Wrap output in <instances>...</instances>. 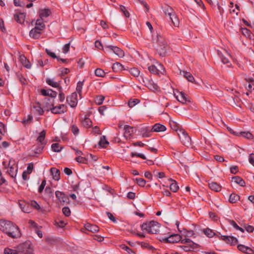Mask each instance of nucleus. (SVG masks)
Listing matches in <instances>:
<instances>
[{"mask_svg":"<svg viewBox=\"0 0 254 254\" xmlns=\"http://www.w3.org/2000/svg\"><path fill=\"white\" fill-rule=\"evenodd\" d=\"M139 102V100L137 99L130 100L128 102V106H129V108H132Z\"/></svg>","mask_w":254,"mask_h":254,"instance_id":"obj_42","label":"nucleus"},{"mask_svg":"<svg viewBox=\"0 0 254 254\" xmlns=\"http://www.w3.org/2000/svg\"><path fill=\"white\" fill-rule=\"evenodd\" d=\"M238 249L239 251H241L243 253L247 254H253V250L247 246H245L243 245H239L238 246Z\"/></svg>","mask_w":254,"mask_h":254,"instance_id":"obj_19","label":"nucleus"},{"mask_svg":"<svg viewBox=\"0 0 254 254\" xmlns=\"http://www.w3.org/2000/svg\"><path fill=\"white\" fill-rule=\"evenodd\" d=\"M152 43L157 54L162 57L167 56L170 46L167 40L160 33L153 35Z\"/></svg>","mask_w":254,"mask_h":254,"instance_id":"obj_1","label":"nucleus"},{"mask_svg":"<svg viewBox=\"0 0 254 254\" xmlns=\"http://www.w3.org/2000/svg\"><path fill=\"white\" fill-rule=\"evenodd\" d=\"M176 97L179 102L183 104L187 103V102H190V101L187 99L186 94L183 92H179L178 94L176 96Z\"/></svg>","mask_w":254,"mask_h":254,"instance_id":"obj_17","label":"nucleus"},{"mask_svg":"<svg viewBox=\"0 0 254 254\" xmlns=\"http://www.w3.org/2000/svg\"><path fill=\"white\" fill-rule=\"evenodd\" d=\"M46 136V131L43 130L40 132L39 136L36 139V141L38 143V148L34 149V152L36 153H40L44 148L46 142L45 141V138Z\"/></svg>","mask_w":254,"mask_h":254,"instance_id":"obj_5","label":"nucleus"},{"mask_svg":"<svg viewBox=\"0 0 254 254\" xmlns=\"http://www.w3.org/2000/svg\"><path fill=\"white\" fill-rule=\"evenodd\" d=\"M55 225L58 227L63 228L66 225V223L63 220H59V221H56Z\"/></svg>","mask_w":254,"mask_h":254,"instance_id":"obj_55","label":"nucleus"},{"mask_svg":"<svg viewBox=\"0 0 254 254\" xmlns=\"http://www.w3.org/2000/svg\"><path fill=\"white\" fill-rule=\"evenodd\" d=\"M92 121L88 118H85L84 120L82 122V125L86 127H90L92 126Z\"/></svg>","mask_w":254,"mask_h":254,"instance_id":"obj_40","label":"nucleus"},{"mask_svg":"<svg viewBox=\"0 0 254 254\" xmlns=\"http://www.w3.org/2000/svg\"><path fill=\"white\" fill-rule=\"evenodd\" d=\"M109 144V142L106 140V136H102L98 143L99 145L102 148H106L107 145Z\"/></svg>","mask_w":254,"mask_h":254,"instance_id":"obj_33","label":"nucleus"},{"mask_svg":"<svg viewBox=\"0 0 254 254\" xmlns=\"http://www.w3.org/2000/svg\"><path fill=\"white\" fill-rule=\"evenodd\" d=\"M18 248L19 252L24 254H33V249L28 243L21 244Z\"/></svg>","mask_w":254,"mask_h":254,"instance_id":"obj_11","label":"nucleus"},{"mask_svg":"<svg viewBox=\"0 0 254 254\" xmlns=\"http://www.w3.org/2000/svg\"><path fill=\"white\" fill-rule=\"evenodd\" d=\"M124 137L127 139H130L132 136L133 133V127H131L128 125H126L124 126Z\"/></svg>","mask_w":254,"mask_h":254,"instance_id":"obj_14","label":"nucleus"},{"mask_svg":"<svg viewBox=\"0 0 254 254\" xmlns=\"http://www.w3.org/2000/svg\"><path fill=\"white\" fill-rule=\"evenodd\" d=\"M95 46L96 48L100 49V50H103V46L101 42L97 40L95 42Z\"/></svg>","mask_w":254,"mask_h":254,"instance_id":"obj_64","label":"nucleus"},{"mask_svg":"<svg viewBox=\"0 0 254 254\" xmlns=\"http://www.w3.org/2000/svg\"><path fill=\"white\" fill-rule=\"evenodd\" d=\"M209 187L212 190L216 192H219L221 190V187L216 182L209 183Z\"/></svg>","mask_w":254,"mask_h":254,"instance_id":"obj_27","label":"nucleus"},{"mask_svg":"<svg viewBox=\"0 0 254 254\" xmlns=\"http://www.w3.org/2000/svg\"><path fill=\"white\" fill-rule=\"evenodd\" d=\"M240 199V196L235 193H232L229 197V201L234 203L237 202Z\"/></svg>","mask_w":254,"mask_h":254,"instance_id":"obj_37","label":"nucleus"},{"mask_svg":"<svg viewBox=\"0 0 254 254\" xmlns=\"http://www.w3.org/2000/svg\"><path fill=\"white\" fill-rule=\"evenodd\" d=\"M56 195L61 202L64 203L68 200L67 197H66L65 194L61 191H57L56 192Z\"/></svg>","mask_w":254,"mask_h":254,"instance_id":"obj_25","label":"nucleus"},{"mask_svg":"<svg viewBox=\"0 0 254 254\" xmlns=\"http://www.w3.org/2000/svg\"><path fill=\"white\" fill-rule=\"evenodd\" d=\"M106 49H109L112 51L114 53L120 58H123L125 57V52L120 48L113 46H107L106 47Z\"/></svg>","mask_w":254,"mask_h":254,"instance_id":"obj_12","label":"nucleus"},{"mask_svg":"<svg viewBox=\"0 0 254 254\" xmlns=\"http://www.w3.org/2000/svg\"><path fill=\"white\" fill-rule=\"evenodd\" d=\"M45 25L42 18L38 19L36 20L35 27L36 29H38L39 31H42L44 29Z\"/></svg>","mask_w":254,"mask_h":254,"instance_id":"obj_23","label":"nucleus"},{"mask_svg":"<svg viewBox=\"0 0 254 254\" xmlns=\"http://www.w3.org/2000/svg\"><path fill=\"white\" fill-rule=\"evenodd\" d=\"M141 227L143 230H146L150 234H156L159 232L158 223L154 221L144 223Z\"/></svg>","mask_w":254,"mask_h":254,"instance_id":"obj_4","label":"nucleus"},{"mask_svg":"<svg viewBox=\"0 0 254 254\" xmlns=\"http://www.w3.org/2000/svg\"><path fill=\"white\" fill-rule=\"evenodd\" d=\"M46 181L45 180H44L42 181L40 186L39 188L38 191L40 193H41L43 191V190L45 188V187L46 186Z\"/></svg>","mask_w":254,"mask_h":254,"instance_id":"obj_62","label":"nucleus"},{"mask_svg":"<svg viewBox=\"0 0 254 254\" xmlns=\"http://www.w3.org/2000/svg\"><path fill=\"white\" fill-rule=\"evenodd\" d=\"M139 244L141 246L142 248H147L150 250H154V248L152 246H150L147 243L141 242L139 243Z\"/></svg>","mask_w":254,"mask_h":254,"instance_id":"obj_56","label":"nucleus"},{"mask_svg":"<svg viewBox=\"0 0 254 254\" xmlns=\"http://www.w3.org/2000/svg\"><path fill=\"white\" fill-rule=\"evenodd\" d=\"M95 74L99 77H104L105 75L104 71L101 68H97L95 71Z\"/></svg>","mask_w":254,"mask_h":254,"instance_id":"obj_41","label":"nucleus"},{"mask_svg":"<svg viewBox=\"0 0 254 254\" xmlns=\"http://www.w3.org/2000/svg\"><path fill=\"white\" fill-rule=\"evenodd\" d=\"M182 237L179 234H172L170 235L169 237L162 238L160 240L161 241L165 243H175L180 241Z\"/></svg>","mask_w":254,"mask_h":254,"instance_id":"obj_8","label":"nucleus"},{"mask_svg":"<svg viewBox=\"0 0 254 254\" xmlns=\"http://www.w3.org/2000/svg\"><path fill=\"white\" fill-rule=\"evenodd\" d=\"M75 160L77 162L79 163H86L87 160L85 158L81 157V156H78L75 158Z\"/></svg>","mask_w":254,"mask_h":254,"instance_id":"obj_60","label":"nucleus"},{"mask_svg":"<svg viewBox=\"0 0 254 254\" xmlns=\"http://www.w3.org/2000/svg\"><path fill=\"white\" fill-rule=\"evenodd\" d=\"M33 108L34 110V112L40 115H43L44 113V110L41 108V105L39 102L36 103V105H33Z\"/></svg>","mask_w":254,"mask_h":254,"instance_id":"obj_29","label":"nucleus"},{"mask_svg":"<svg viewBox=\"0 0 254 254\" xmlns=\"http://www.w3.org/2000/svg\"><path fill=\"white\" fill-rule=\"evenodd\" d=\"M163 12L166 16L171 17L175 12L174 9L169 5H165L163 7Z\"/></svg>","mask_w":254,"mask_h":254,"instance_id":"obj_21","label":"nucleus"},{"mask_svg":"<svg viewBox=\"0 0 254 254\" xmlns=\"http://www.w3.org/2000/svg\"><path fill=\"white\" fill-rule=\"evenodd\" d=\"M199 245L191 241V251H196L198 250Z\"/></svg>","mask_w":254,"mask_h":254,"instance_id":"obj_61","label":"nucleus"},{"mask_svg":"<svg viewBox=\"0 0 254 254\" xmlns=\"http://www.w3.org/2000/svg\"><path fill=\"white\" fill-rule=\"evenodd\" d=\"M221 239L230 245H234L237 242V239L232 236H221Z\"/></svg>","mask_w":254,"mask_h":254,"instance_id":"obj_15","label":"nucleus"},{"mask_svg":"<svg viewBox=\"0 0 254 254\" xmlns=\"http://www.w3.org/2000/svg\"><path fill=\"white\" fill-rule=\"evenodd\" d=\"M148 69L150 72L159 75H164L165 73L164 68L160 64H158L157 66L154 65H150L148 66Z\"/></svg>","mask_w":254,"mask_h":254,"instance_id":"obj_7","label":"nucleus"},{"mask_svg":"<svg viewBox=\"0 0 254 254\" xmlns=\"http://www.w3.org/2000/svg\"><path fill=\"white\" fill-rule=\"evenodd\" d=\"M83 82L79 81L77 83V87H76V91L79 95V96H81V92L83 86Z\"/></svg>","mask_w":254,"mask_h":254,"instance_id":"obj_52","label":"nucleus"},{"mask_svg":"<svg viewBox=\"0 0 254 254\" xmlns=\"http://www.w3.org/2000/svg\"><path fill=\"white\" fill-rule=\"evenodd\" d=\"M47 110L48 111L50 110L54 114H61L66 111V106L64 104H62L58 106L47 108Z\"/></svg>","mask_w":254,"mask_h":254,"instance_id":"obj_13","label":"nucleus"},{"mask_svg":"<svg viewBox=\"0 0 254 254\" xmlns=\"http://www.w3.org/2000/svg\"><path fill=\"white\" fill-rule=\"evenodd\" d=\"M232 181L240 186L243 187L245 185V182L240 177L236 176L232 178Z\"/></svg>","mask_w":254,"mask_h":254,"instance_id":"obj_34","label":"nucleus"},{"mask_svg":"<svg viewBox=\"0 0 254 254\" xmlns=\"http://www.w3.org/2000/svg\"><path fill=\"white\" fill-rule=\"evenodd\" d=\"M139 81L140 83H143L149 89L153 92L159 91V87L149 77L142 76Z\"/></svg>","mask_w":254,"mask_h":254,"instance_id":"obj_3","label":"nucleus"},{"mask_svg":"<svg viewBox=\"0 0 254 254\" xmlns=\"http://www.w3.org/2000/svg\"><path fill=\"white\" fill-rule=\"evenodd\" d=\"M204 233L208 237H212L215 233L214 232L210 229H206V230H204Z\"/></svg>","mask_w":254,"mask_h":254,"instance_id":"obj_49","label":"nucleus"},{"mask_svg":"<svg viewBox=\"0 0 254 254\" xmlns=\"http://www.w3.org/2000/svg\"><path fill=\"white\" fill-rule=\"evenodd\" d=\"M19 61L23 65L27 68H30L31 64L30 62L26 59V58L23 56L21 55L19 56Z\"/></svg>","mask_w":254,"mask_h":254,"instance_id":"obj_22","label":"nucleus"},{"mask_svg":"<svg viewBox=\"0 0 254 254\" xmlns=\"http://www.w3.org/2000/svg\"><path fill=\"white\" fill-rule=\"evenodd\" d=\"M170 19L171 20V21L173 24L177 27H178L180 25V21L179 18L177 16L176 13H175L171 17H170Z\"/></svg>","mask_w":254,"mask_h":254,"instance_id":"obj_35","label":"nucleus"},{"mask_svg":"<svg viewBox=\"0 0 254 254\" xmlns=\"http://www.w3.org/2000/svg\"><path fill=\"white\" fill-rule=\"evenodd\" d=\"M120 247L121 249L126 251L128 254H135V253L127 246L122 245Z\"/></svg>","mask_w":254,"mask_h":254,"instance_id":"obj_45","label":"nucleus"},{"mask_svg":"<svg viewBox=\"0 0 254 254\" xmlns=\"http://www.w3.org/2000/svg\"><path fill=\"white\" fill-rule=\"evenodd\" d=\"M14 18L17 22L22 23L24 21L25 15L22 13H16L14 14Z\"/></svg>","mask_w":254,"mask_h":254,"instance_id":"obj_30","label":"nucleus"},{"mask_svg":"<svg viewBox=\"0 0 254 254\" xmlns=\"http://www.w3.org/2000/svg\"><path fill=\"white\" fill-rule=\"evenodd\" d=\"M104 100V97L102 95H99L96 97L95 99V102L97 105H101L102 104L103 101Z\"/></svg>","mask_w":254,"mask_h":254,"instance_id":"obj_44","label":"nucleus"},{"mask_svg":"<svg viewBox=\"0 0 254 254\" xmlns=\"http://www.w3.org/2000/svg\"><path fill=\"white\" fill-rule=\"evenodd\" d=\"M50 172L54 180L59 181L60 179V171L56 168H52Z\"/></svg>","mask_w":254,"mask_h":254,"instance_id":"obj_20","label":"nucleus"},{"mask_svg":"<svg viewBox=\"0 0 254 254\" xmlns=\"http://www.w3.org/2000/svg\"><path fill=\"white\" fill-rule=\"evenodd\" d=\"M140 131V134L143 137H149L151 136V130L147 127L142 128Z\"/></svg>","mask_w":254,"mask_h":254,"instance_id":"obj_31","label":"nucleus"},{"mask_svg":"<svg viewBox=\"0 0 254 254\" xmlns=\"http://www.w3.org/2000/svg\"><path fill=\"white\" fill-rule=\"evenodd\" d=\"M41 34V31L34 28L30 31V36L34 39H38Z\"/></svg>","mask_w":254,"mask_h":254,"instance_id":"obj_26","label":"nucleus"},{"mask_svg":"<svg viewBox=\"0 0 254 254\" xmlns=\"http://www.w3.org/2000/svg\"><path fill=\"white\" fill-rule=\"evenodd\" d=\"M4 254H18V252L15 250H12L9 248H6L4 251Z\"/></svg>","mask_w":254,"mask_h":254,"instance_id":"obj_51","label":"nucleus"},{"mask_svg":"<svg viewBox=\"0 0 254 254\" xmlns=\"http://www.w3.org/2000/svg\"><path fill=\"white\" fill-rule=\"evenodd\" d=\"M169 181L171 182V185H170V189L174 192H177L179 190V186L177 183V182L173 180L172 179H170Z\"/></svg>","mask_w":254,"mask_h":254,"instance_id":"obj_28","label":"nucleus"},{"mask_svg":"<svg viewBox=\"0 0 254 254\" xmlns=\"http://www.w3.org/2000/svg\"><path fill=\"white\" fill-rule=\"evenodd\" d=\"M52 150L54 152H59L62 150V149L63 148V147L59 143H53L52 145Z\"/></svg>","mask_w":254,"mask_h":254,"instance_id":"obj_38","label":"nucleus"},{"mask_svg":"<svg viewBox=\"0 0 254 254\" xmlns=\"http://www.w3.org/2000/svg\"><path fill=\"white\" fill-rule=\"evenodd\" d=\"M63 212L65 216H69L70 215V210L67 207H64L63 208Z\"/></svg>","mask_w":254,"mask_h":254,"instance_id":"obj_58","label":"nucleus"},{"mask_svg":"<svg viewBox=\"0 0 254 254\" xmlns=\"http://www.w3.org/2000/svg\"><path fill=\"white\" fill-rule=\"evenodd\" d=\"M30 205L37 210L40 211L41 210L40 205L37 203L36 201L34 200L31 201Z\"/></svg>","mask_w":254,"mask_h":254,"instance_id":"obj_54","label":"nucleus"},{"mask_svg":"<svg viewBox=\"0 0 254 254\" xmlns=\"http://www.w3.org/2000/svg\"><path fill=\"white\" fill-rule=\"evenodd\" d=\"M240 133L243 136L248 139H251L253 136L252 134L250 132H241Z\"/></svg>","mask_w":254,"mask_h":254,"instance_id":"obj_57","label":"nucleus"},{"mask_svg":"<svg viewBox=\"0 0 254 254\" xmlns=\"http://www.w3.org/2000/svg\"><path fill=\"white\" fill-rule=\"evenodd\" d=\"M77 94L76 92L72 93L66 97V101L72 108L76 106L77 104Z\"/></svg>","mask_w":254,"mask_h":254,"instance_id":"obj_9","label":"nucleus"},{"mask_svg":"<svg viewBox=\"0 0 254 254\" xmlns=\"http://www.w3.org/2000/svg\"><path fill=\"white\" fill-rule=\"evenodd\" d=\"M41 93L43 96H49L51 97H55L56 96V93L53 92V94L52 93H49V91L44 89L41 90Z\"/></svg>","mask_w":254,"mask_h":254,"instance_id":"obj_43","label":"nucleus"},{"mask_svg":"<svg viewBox=\"0 0 254 254\" xmlns=\"http://www.w3.org/2000/svg\"><path fill=\"white\" fill-rule=\"evenodd\" d=\"M242 33L245 36L249 37L250 38H251V32L249 30H248L247 28H242L241 29Z\"/></svg>","mask_w":254,"mask_h":254,"instance_id":"obj_53","label":"nucleus"},{"mask_svg":"<svg viewBox=\"0 0 254 254\" xmlns=\"http://www.w3.org/2000/svg\"><path fill=\"white\" fill-rule=\"evenodd\" d=\"M85 228L92 233H96L99 231V228L95 225H92L89 223H86L84 225Z\"/></svg>","mask_w":254,"mask_h":254,"instance_id":"obj_18","label":"nucleus"},{"mask_svg":"<svg viewBox=\"0 0 254 254\" xmlns=\"http://www.w3.org/2000/svg\"><path fill=\"white\" fill-rule=\"evenodd\" d=\"M120 8L121 11L124 13L125 16L126 17H129L130 14H129V12L127 10L126 7L125 6L121 5Z\"/></svg>","mask_w":254,"mask_h":254,"instance_id":"obj_47","label":"nucleus"},{"mask_svg":"<svg viewBox=\"0 0 254 254\" xmlns=\"http://www.w3.org/2000/svg\"><path fill=\"white\" fill-rule=\"evenodd\" d=\"M71 131L74 134V135H76L78 134L79 130L78 127L74 125L71 127Z\"/></svg>","mask_w":254,"mask_h":254,"instance_id":"obj_59","label":"nucleus"},{"mask_svg":"<svg viewBox=\"0 0 254 254\" xmlns=\"http://www.w3.org/2000/svg\"><path fill=\"white\" fill-rule=\"evenodd\" d=\"M180 247L185 252H190V244L183 245Z\"/></svg>","mask_w":254,"mask_h":254,"instance_id":"obj_63","label":"nucleus"},{"mask_svg":"<svg viewBox=\"0 0 254 254\" xmlns=\"http://www.w3.org/2000/svg\"><path fill=\"white\" fill-rule=\"evenodd\" d=\"M51 12L49 9H41L39 11V15L40 18L47 17L51 14Z\"/></svg>","mask_w":254,"mask_h":254,"instance_id":"obj_32","label":"nucleus"},{"mask_svg":"<svg viewBox=\"0 0 254 254\" xmlns=\"http://www.w3.org/2000/svg\"><path fill=\"white\" fill-rule=\"evenodd\" d=\"M135 182L140 187H144L146 184V181L142 178L136 179Z\"/></svg>","mask_w":254,"mask_h":254,"instance_id":"obj_50","label":"nucleus"},{"mask_svg":"<svg viewBox=\"0 0 254 254\" xmlns=\"http://www.w3.org/2000/svg\"><path fill=\"white\" fill-rule=\"evenodd\" d=\"M188 235L185 234V233L184 232V233H182V235H181V236L182 237V238L181 239V240H180V242H181V243L184 245H186V244H189L190 243V239L189 238H187L186 237Z\"/></svg>","mask_w":254,"mask_h":254,"instance_id":"obj_39","label":"nucleus"},{"mask_svg":"<svg viewBox=\"0 0 254 254\" xmlns=\"http://www.w3.org/2000/svg\"><path fill=\"white\" fill-rule=\"evenodd\" d=\"M112 69L115 72H119L125 70V69L123 64L119 62H116L113 64Z\"/></svg>","mask_w":254,"mask_h":254,"instance_id":"obj_24","label":"nucleus"},{"mask_svg":"<svg viewBox=\"0 0 254 254\" xmlns=\"http://www.w3.org/2000/svg\"><path fill=\"white\" fill-rule=\"evenodd\" d=\"M166 127L161 124H156L152 127L151 131L154 132H162L165 131Z\"/></svg>","mask_w":254,"mask_h":254,"instance_id":"obj_16","label":"nucleus"},{"mask_svg":"<svg viewBox=\"0 0 254 254\" xmlns=\"http://www.w3.org/2000/svg\"><path fill=\"white\" fill-rule=\"evenodd\" d=\"M175 130L177 132L182 143L184 145L188 144L190 141V136L186 131L182 128H178Z\"/></svg>","mask_w":254,"mask_h":254,"instance_id":"obj_6","label":"nucleus"},{"mask_svg":"<svg viewBox=\"0 0 254 254\" xmlns=\"http://www.w3.org/2000/svg\"><path fill=\"white\" fill-rule=\"evenodd\" d=\"M17 170V165L10 161L7 167V173L12 178H15L16 177Z\"/></svg>","mask_w":254,"mask_h":254,"instance_id":"obj_10","label":"nucleus"},{"mask_svg":"<svg viewBox=\"0 0 254 254\" xmlns=\"http://www.w3.org/2000/svg\"><path fill=\"white\" fill-rule=\"evenodd\" d=\"M0 230L12 238L19 236L20 232L18 227L9 221L0 220Z\"/></svg>","mask_w":254,"mask_h":254,"instance_id":"obj_2","label":"nucleus"},{"mask_svg":"<svg viewBox=\"0 0 254 254\" xmlns=\"http://www.w3.org/2000/svg\"><path fill=\"white\" fill-rule=\"evenodd\" d=\"M129 72L132 76L136 77H138L140 73V70L136 67H132L130 68Z\"/></svg>","mask_w":254,"mask_h":254,"instance_id":"obj_36","label":"nucleus"},{"mask_svg":"<svg viewBox=\"0 0 254 254\" xmlns=\"http://www.w3.org/2000/svg\"><path fill=\"white\" fill-rule=\"evenodd\" d=\"M46 82L49 85L54 87H57L59 86V84L58 82H55L51 79H47L46 80Z\"/></svg>","mask_w":254,"mask_h":254,"instance_id":"obj_46","label":"nucleus"},{"mask_svg":"<svg viewBox=\"0 0 254 254\" xmlns=\"http://www.w3.org/2000/svg\"><path fill=\"white\" fill-rule=\"evenodd\" d=\"M218 54L219 55L221 60V61L224 64H228L229 63V60L228 59V58H227L226 57H225V56H224L221 53L218 52Z\"/></svg>","mask_w":254,"mask_h":254,"instance_id":"obj_48","label":"nucleus"}]
</instances>
